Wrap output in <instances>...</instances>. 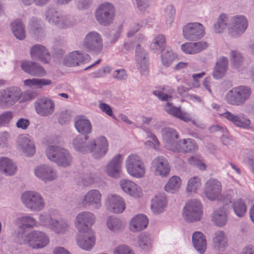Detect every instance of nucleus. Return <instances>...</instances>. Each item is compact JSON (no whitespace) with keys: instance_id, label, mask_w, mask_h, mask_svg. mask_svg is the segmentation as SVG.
Listing matches in <instances>:
<instances>
[{"instance_id":"22","label":"nucleus","mask_w":254,"mask_h":254,"mask_svg":"<svg viewBox=\"0 0 254 254\" xmlns=\"http://www.w3.org/2000/svg\"><path fill=\"white\" fill-rule=\"evenodd\" d=\"M152 167L154 169L156 175L162 177L168 176L170 172V167L167 159L163 156H158L152 162Z\"/></svg>"},{"instance_id":"51","label":"nucleus","mask_w":254,"mask_h":254,"mask_svg":"<svg viewBox=\"0 0 254 254\" xmlns=\"http://www.w3.org/2000/svg\"><path fill=\"white\" fill-rule=\"evenodd\" d=\"M55 218L48 213H43L39 215V221L40 224L49 229H51Z\"/></svg>"},{"instance_id":"11","label":"nucleus","mask_w":254,"mask_h":254,"mask_svg":"<svg viewBox=\"0 0 254 254\" xmlns=\"http://www.w3.org/2000/svg\"><path fill=\"white\" fill-rule=\"evenodd\" d=\"M133 46L135 47V57L138 69L140 70L142 74H145L148 72L147 53L138 43H136L135 42H127L124 44V47L127 50H130L132 49Z\"/></svg>"},{"instance_id":"54","label":"nucleus","mask_w":254,"mask_h":254,"mask_svg":"<svg viewBox=\"0 0 254 254\" xmlns=\"http://www.w3.org/2000/svg\"><path fill=\"white\" fill-rule=\"evenodd\" d=\"M175 58L173 53L172 51H167L162 56V62L165 66H170Z\"/></svg>"},{"instance_id":"15","label":"nucleus","mask_w":254,"mask_h":254,"mask_svg":"<svg viewBox=\"0 0 254 254\" xmlns=\"http://www.w3.org/2000/svg\"><path fill=\"white\" fill-rule=\"evenodd\" d=\"M55 102L46 97L37 99L34 103L36 113L41 117L51 116L55 111Z\"/></svg>"},{"instance_id":"16","label":"nucleus","mask_w":254,"mask_h":254,"mask_svg":"<svg viewBox=\"0 0 254 254\" xmlns=\"http://www.w3.org/2000/svg\"><path fill=\"white\" fill-rule=\"evenodd\" d=\"M222 185L220 181L214 178L209 179L205 183L204 193L210 200H216L221 197Z\"/></svg>"},{"instance_id":"8","label":"nucleus","mask_w":254,"mask_h":254,"mask_svg":"<svg viewBox=\"0 0 254 254\" xmlns=\"http://www.w3.org/2000/svg\"><path fill=\"white\" fill-rule=\"evenodd\" d=\"M126 167L127 173L136 178L144 176L145 168L142 160L136 154H131L126 160Z\"/></svg>"},{"instance_id":"49","label":"nucleus","mask_w":254,"mask_h":254,"mask_svg":"<svg viewBox=\"0 0 254 254\" xmlns=\"http://www.w3.org/2000/svg\"><path fill=\"white\" fill-rule=\"evenodd\" d=\"M181 180L180 177L178 176H173L171 177L167 184L165 186V191L173 193L174 191L177 190L180 187Z\"/></svg>"},{"instance_id":"28","label":"nucleus","mask_w":254,"mask_h":254,"mask_svg":"<svg viewBox=\"0 0 254 254\" xmlns=\"http://www.w3.org/2000/svg\"><path fill=\"white\" fill-rule=\"evenodd\" d=\"M162 137L166 143V147L171 150L175 147L179 138L178 132L174 128L165 127L162 129Z\"/></svg>"},{"instance_id":"33","label":"nucleus","mask_w":254,"mask_h":254,"mask_svg":"<svg viewBox=\"0 0 254 254\" xmlns=\"http://www.w3.org/2000/svg\"><path fill=\"white\" fill-rule=\"evenodd\" d=\"M148 224L147 217L144 214H138L131 220L129 227L131 231L138 232L145 229Z\"/></svg>"},{"instance_id":"12","label":"nucleus","mask_w":254,"mask_h":254,"mask_svg":"<svg viewBox=\"0 0 254 254\" xmlns=\"http://www.w3.org/2000/svg\"><path fill=\"white\" fill-rule=\"evenodd\" d=\"M83 46L87 52L100 53L103 49V40L101 35L96 31L88 33L85 37Z\"/></svg>"},{"instance_id":"43","label":"nucleus","mask_w":254,"mask_h":254,"mask_svg":"<svg viewBox=\"0 0 254 254\" xmlns=\"http://www.w3.org/2000/svg\"><path fill=\"white\" fill-rule=\"evenodd\" d=\"M69 225L66 221L55 219L51 230L57 234H64L68 230Z\"/></svg>"},{"instance_id":"9","label":"nucleus","mask_w":254,"mask_h":254,"mask_svg":"<svg viewBox=\"0 0 254 254\" xmlns=\"http://www.w3.org/2000/svg\"><path fill=\"white\" fill-rule=\"evenodd\" d=\"M48 21L59 28H65L72 25L71 17L68 15H63L54 8H49L45 13Z\"/></svg>"},{"instance_id":"31","label":"nucleus","mask_w":254,"mask_h":254,"mask_svg":"<svg viewBox=\"0 0 254 254\" xmlns=\"http://www.w3.org/2000/svg\"><path fill=\"white\" fill-rule=\"evenodd\" d=\"M196 148L195 141L192 139L188 138L178 141L175 146L173 147L172 151L189 153L195 151Z\"/></svg>"},{"instance_id":"2","label":"nucleus","mask_w":254,"mask_h":254,"mask_svg":"<svg viewBox=\"0 0 254 254\" xmlns=\"http://www.w3.org/2000/svg\"><path fill=\"white\" fill-rule=\"evenodd\" d=\"M16 242L22 245H27L33 249H42L49 243L48 236L44 232L33 230L27 233L21 229L17 233Z\"/></svg>"},{"instance_id":"46","label":"nucleus","mask_w":254,"mask_h":254,"mask_svg":"<svg viewBox=\"0 0 254 254\" xmlns=\"http://www.w3.org/2000/svg\"><path fill=\"white\" fill-rule=\"evenodd\" d=\"M232 207L235 214L239 217H243L247 211V205L242 199H238L234 201Z\"/></svg>"},{"instance_id":"45","label":"nucleus","mask_w":254,"mask_h":254,"mask_svg":"<svg viewBox=\"0 0 254 254\" xmlns=\"http://www.w3.org/2000/svg\"><path fill=\"white\" fill-rule=\"evenodd\" d=\"M108 228L112 232L122 230L124 227V222L119 218L110 216L107 220Z\"/></svg>"},{"instance_id":"41","label":"nucleus","mask_w":254,"mask_h":254,"mask_svg":"<svg viewBox=\"0 0 254 254\" xmlns=\"http://www.w3.org/2000/svg\"><path fill=\"white\" fill-rule=\"evenodd\" d=\"M227 239L223 231H218L214 233L213 238V247L219 250H222L227 246Z\"/></svg>"},{"instance_id":"42","label":"nucleus","mask_w":254,"mask_h":254,"mask_svg":"<svg viewBox=\"0 0 254 254\" xmlns=\"http://www.w3.org/2000/svg\"><path fill=\"white\" fill-rule=\"evenodd\" d=\"M229 18L227 14H220L215 23L213 25V29L215 33L220 34L223 32L227 27Z\"/></svg>"},{"instance_id":"35","label":"nucleus","mask_w":254,"mask_h":254,"mask_svg":"<svg viewBox=\"0 0 254 254\" xmlns=\"http://www.w3.org/2000/svg\"><path fill=\"white\" fill-rule=\"evenodd\" d=\"M120 186L124 192L133 197H139L141 194V189L133 182L126 179L120 181Z\"/></svg>"},{"instance_id":"25","label":"nucleus","mask_w":254,"mask_h":254,"mask_svg":"<svg viewBox=\"0 0 254 254\" xmlns=\"http://www.w3.org/2000/svg\"><path fill=\"white\" fill-rule=\"evenodd\" d=\"M17 148L25 156H31L35 152V146L28 135H20L17 141Z\"/></svg>"},{"instance_id":"18","label":"nucleus","mask_w":254,"mask_h":254,"mask_svg":"<svg viewBox=\"0 0 254 254\" xmlns=\"http://www.w3.org/2000/svg\"><path fill=\"white\" fill-rule=\"evenodd\" d=\"M220 115L236 127L246 129L250 128L251 121L243 114L236 115L227 111Z\"/></svg>"},{"instance_id":"44","label":"nucleus","mask_w":254,"mask_h":254,"mask_svg":"<svg viewBox=\"0 0 254 254\" xmlns=\"http://www.w3.org/2000/svg\"><path fill=\"white\" fill-rule=\"evenodd\" d=\"M17 222L21 226L19 227L18 233L21 229L24 228H32L37 225V222L35 218L30 216H21L17 218Z\"/></svg>"},{"instance_id":"23","label":"nucleus","mask_w":254,"mask_h":254,"mask_svg":"<svg viewBox=\"0 0 254 254\" xmlns=\"http://www.w3.org/2000/svg\"><path fill=\"white\" fill-rule=\"evenodd\" d=\"M108 209L111 212L120 213L126 208L125 203L123 199L116 194H110L107 198Z\"/></svg>"},{"instance_id":"52","label":"nucleus","mask_w":254,"mask_h":254,"mask_svg":"<svg viewBox=\"0 0 254 254\" xmlns=\"http://www.w3.org/2000/svg\"><path fill=\"white\" fill-rule=\"evenodd\" d=\"M122 32V25H120L110 31L109 34L107 36V39L111 44H114L119 39Z\"/></svg>"},{"instance_id":"19","label":"nucleus","mask_w":254,"mask_h":254,"mask_svg":"<svg viewBox=\"0 0 254 254\" xmlns=\"http://www.w3.org/2000/svg\"><path fill=\"white\" fill-rule=\"evenodd\" d=\"M36 176L44 182H51L57 177V171L51 166L41 165L34 169Z\"/></svg>"},{"instance_id":"32","label":"nucleus","mask_w":254,"mask_h":254,"mask_svg":"<svg viewBox=\"0 0 254 254\" xmlns=\"http://www.w3.org/2000/svg\"><path fill=\"white\" fill-rule=\"evenodd\" d=\"M192 242L194 249L200 254H203L207 248L205 236L200 232H195L192 236Z\"/></svg>"},{"instance_id":"48","label":"nucleus","mask_w":254,"mask_h":254,"mask_svg":"<svg viewBox=\"0 0 254 254\" xmlns=\"http://www.w3.org/2000/svg\"><path fill=\"white\" fill-rule=\"evenodd\" d=\"M138 244L140 247L146 251H149L152 247V240L150 235L147 233H142L138 237Z\"/></svg>"},{"instance_id":"50","label":"nucleus","mask_w":254,"mask_h":254,"mask_svg":"<svg viewBox=\"0 0 254 254\" xmlns=\"http://www.w3.org/2000/svg\"><path fill=\"white\" fill-rule=\"evenodd\" d=\"M52 81L50 80L46 79H28L24 81V84L25 86L31 87L36 86L37 88H41L43 86L50 85Z\"/></svg>"},{"instance_id":"20","label":"nucleus","mask_w":254,"mask_h":254,"mask_svg":"<svg viewBox=\"0 0 254 254\" xmlns=\"http://www.w3.org/2000/svg\"><path fill=\"white\" fill-rule=\"evenodd\" d=\"M20 68L26 73L31 76L42 77L45 75L46 71L39 64L30 61L20 62Z\"/></svg>"},{"instance_id":"30","label":"nucleus","mask_w":254,"mask_h":254,"mask_svg":"<svg viewBox=\"0 0 254 254\" xmlns=\"http://www.w3.org/2000/svg\"><path fill=\"white\" fill-rule=\"evenodd\" d=\"M30 55L32 59L39 60L44 63H48L50 59L48 50L41 45H35L32 47Z\"/></svg>"},{"instance_id":"29","label":"nucleus","mask_w":254,"mask_h":254,"mask_svg":"<svg viewBox=\"0 0 254 254\" xmlns=\"http://www.w3.org/2000/svg\"><path fill=\"white\" fill-rule=\"evenodd\" d=\"M167 204V200L165 193H159L151 199L150 208L154 214H157L164 211Z\"/></svg>"},{"instance_id":"64","label":"nucleus","mask_w":254,"mask_h":254,"mask_svg":"<svg viewBox=\"0 0 254 254\" xmlns=\"http://www.w3.org/2000/svg\"><path fill=\"white\" fill-rule=\"evenodd\" d=\"M153 94L157 96L160 100L165 101H168L172 98L171 95H168L161 91L155 90L153 91Z\"/></svg>"},{"instance_id":"1","label":"nucleus","mask_w":254,"mask_h":254,"mask_svg":"<svg viewBox=\"0 0 254 254\" xmlns=\"http://www.w3.org/2000/svg\"><path fill=\"white\" fill-rule=\"evenodd\" d=\"M74 149L82 153H90L95 158H100L107 153L108 143L107 139L100 136L96 139H90L88 136L77 137L73 139Z\"/></svg>"},{"instance_id":"13","label":"nucleus","mask_w":254,"mask_h":254,"mask_svg":"<svg viewBox=\"0 0 254 254\" xmlns=\"http://www.w3.org/2000/svg\"><path fill=\"white\" fill-rule=\"evenodd\" d=\"M184 38L189 41H196L202 38L205 34L203 26L197 22L190 23L183 30Z\"/></svg>"},{"instance_id":"3","label":"nucleus","mask_w":254,"mask_h":254,"mask_svg":"<svg viewBox=\"0 0 254 254\" xmlns=\"http://www.w3.org/2000/svg\"><path fill=\"white\" fill-rule=\"evenodd\" d=\"M30 94L23 92L17 86H11L0 90V108L6 109L17 102H24L31 99Z\"/></svg>"},{"instance_id":"39","label":"nucleus","mask_w":254,"mask_h":254,"mask_svg":"<svg viewBox=\"0 0 254 254\" xmlns=\"http://www.w3.org/2000/svg\"><path fill=\"white\" fill-rule=\"evenodd\" d=\"M227 220V216L224 208L221 207L215 210L212 214V221L217 226H224Z\"/></svg>"},{"instance_id":"58","label":"nucleus","mask_w":254,"mask_h":254,"mask_svg":"<svg viewBox=\"0 0 254 254\" xmlns=\"http://www.w3.org/2000/svg\"><path fill=\"white\" fill-rule=\"evenodd\" d=\"M13 117L11 111H6L0 115V126L9 123Z\"/></svg>"},{"instance_id":"38","label":"nucleus","mask_w":254,"mask_h":254,"mask_svg":"<svg viewBox=\"0 0 254 254\" xmlns=\"http://www.w3.org/2000/svg\"><path fill=\"white\" fill-rule=\"evenodd\" d=\"M11 30L14 36L19 40H24L26 36L25 26L20 19H16L11 23Z\"/></svg>"},{"instance_id":"60","label":"nucleus","mask_w":254,"mask_h":254,"mask_svg":"<svg viewBox=\"0 0 254 254\" xmlns=\"http://www.w3.org/2000/svg\"><path fill=\"white\" fill-rule=\"evenodd\" d=\"M113 76L118 80H125L127 77V74L124 69H117L114 71Z\"/></svg>"},{"instance_id":"10","label":"nucleus","mask_w":254,"mask_h":254,"mask_svg":"<svg viewBox=\"0 0 254 254\" xmlns=\"http://www.w3.org/2000/svg\"><path fill=\"white\" fill-rule=\"evenodd\" d=\"M202 214V205L196 199H192L187 202L184 208L183 216L189 222L199 221Z\"/></svg>"},{"instance_id":"5","label":"nucleus","mask_w":254,"mask_h":254,"mask_svg":"<svg viewBox=\"0 0 254 254\" xmlns=\"http://www.w3.org/2000/svg\"><path fill=\"white\" fill-rule=\"evenodd\" d=\"M252 91L246 86H239L233 88L225 96L227 102L232 105L241 106L250 97Z\"/></svg>"},{"instance_id":"55","label":"nucleus","mask_w":254,"mask_h":254,"mask_svg":"<svg viewBox=\"0 0 254 254\" xmlns=\"http://www.w3.org/2000/svg\"><path fill=\"white\" fill-rule=\"evenodd\" d=\"M81 179L82 180V184L84 186H88L96 182L97 176L94 174L90 172L84 174L82 175Z\"/></svg>"},{"instance_id":"21","label":"nucleus","mask_w":254,"mask_h":254,"mask_svg":"<svg viewBox=\"0 0 254 254\" xmlns=\"http://www.w3.org/2000/svg\"><path fill=\"white\" fill-rule=\"evenodd\" d=\"M84 206H91L94 208L98 209L101 206V194L97 190H91L84 195L82 201Z\"/></svg>"},{"instance_id":"36","label":"nucleus","mask_w":254,"mask_h":254,"mask_svg":"<svg viewBox=\"0 0 254 254\" xmlns=\"http://www.w3.org/2000/svg\"><path fill=\"white\" fill-rule=\"evenodd\" d=\"M165 111L168 114L176 117L182 121L188 122L191 121V117L190 114L181 111L180 108H177L172 104L167 102L164 107Z\"/></svg>"},{"instance_id":"61","label":"nucleus","mask_w":254,"mask_h":254,"mask_svg":"<svg viewBox=\"0 0 254 254\" xmlns=\"http://www.w3.org/2000/svg\"><path fill=\"white\" fill-rule=\"evenodd\" d=\"M166 12L167 13V22L169 24H171L174 20L175 13V8L173 5H169L167 6L166 8Z\"/></svg>"},{"instance_id":"47","label":"nucleus","mask_w":254,"mask_h":254,"mask_svg":"<svg viewBox=\"0 0 254 254\" xmlns=\"http://www.w3.org/2000/svg\"><path fill=\"white\" fill-rule=\"evenodd\" d=\"M166 47V39L163 35L159 34L156 36L152 43L151 44V49L156 52V51H163Z\"/></svg>"},{"instance_id":"24","label":"nucleus","mask_w":254,"mask_h":254,"mask_svg":"<svg viewBox=\"0 0 254 254\" xmlns=\"http://www.w3.org/2000/svg\"><path fill=\"white\" fill-rule=\"evenodd\" d=\"M90 56L88 54L83 55L77 51H73L66 56L64 60V64L67 66H75L81 63L88 61Z\"/></svg>"},{"instance_id":"37","label":"nucleus","mask_w":254,"mask_h":254,"mask_svg":"<svg viewBox=\"0 0 254 254\" xmlns=\"http://www.w3.org/2000/svg\"><path fill=\"white\" fill-rule=\"evenodd\" d=\"M228 60L226 58L222 57L217 62L213 71V76L216 79L222 78L227 70Z\"/></svg>"},{"instance_id":"4","label":"nucleus","mask_w":254,"mask_h":254,"mask_svg":"<svg viewBox=\"0 0 254 254\" xmlns=\"http://www.w3.org/2000/svg\"><path fill=\"white\" fill-rule=\"evenodd\" d=\"M48 158L58 166L66 167L70 165L72 157L69 152L64 148L55 146H49L46 149Z\"/></svg>"},{"instance_id":"14","label":"nucleus","mask_w":254,"mask_h":254,"mask_svg":"<svg viewBox=\"0 0 254 254\" xmlns=\"http://www.w3.org/2000/svg\"><path fill=\"white\" fill-rule=\"evenodd\" d=\"M95 216L90 212L83 211L77 214L75 225L79 233L91 230L90 227L95 222Z\"/></svg>"},{"instance_id":"63","label":"nucleus","mask_w":254,"mask_h":254,"mask_svg":"<svg viewBox=\"0 0 254 254\" xmlns=\"http://www.w3.org/2000/svg\"><path fill=\"white\" fill-rule=\"evenodd\" d=\"M29 125L30 122L28 119L21 118L17 121L16 124V126L18 128L26 129Z\"/></svg>"},{"instance_id":"7","label":"nucleus","mask_w":254,"mask_h":254,"mask_svg":"<svg viewBox=\"0 0 254 254\" xmlns=\"http://www.w3.org/2000/svg\"><path fill=\"white\" fill-rule=\"evenodd\" d=\"M115 16V8L111 3L104 2L101 4L95 12V17L98 23L104 26H108L113 22Z\"/></svg>"},{"instance_id":"56","label":"nucleus","mask_w":254,"mask_h":254,"mask_svg":"<svg viewBox=\"0 0 254 254\" xmlns=\"http://www.w3.org/2000/svg\"><path fill=\"white\" fill-rule=\"evenodd\" d=\"M231 57L233 60L234 65L238 68L243 62V57L241 54L236 51H233L231 52Z\"/></svg>"},{"instance_id":"40","label":"nucleus","mask_w":254,"mask_h":254,"mask_svg":"<svg viewBox=\"0 0 254 254\" xmlns=\"http://www.w3.org/2000/svg\"><path fill=\"white\" fill-rule=\"evenodd\" d=\"M77 131L82 134H87L91 132L92 126L89 120L80 118L77 119L74 123Z\"/></svg>"},{"instance_id":"62","label":"nucleus","mask_w":254,"mask_h":254,"mask_svg":"<svg viewBox=\"0 0 254 254\" xmlns=\"http://www.w3.org/2000/svg\"><path fill=\"white\" fill-rule=\"evenodd\" d=\"M148 136L151 138L153 141L150 140L146 141L145 142V146L153 147L155 149H156L159 145V142L156 136L151 132H149L148 133Z\"/></svg>"},{"instance_id":"27","label":"nucleus","mask_w":254,"mask_h":254,"mask_svg":"<svg viewBox=\"0 0 254 254\" xmlns=\"http://www.w3.org/2000/svg\"><path fill=\"white\" fill-rule=\"evenodd\" d=\"M122 161V156L121 154L114 156L106 166V173L109 176L115 178L120 177Z\"/></svg>"},{"instance_id":"26","label":"nucleus","mask_w":254,"mask_h":254,"mask_svg":"<svg viewBox=\"0 0 254 254\" xmlns=\"http://www.w3.org/2000/svg\"><path fill=\"white\" fill-rule=\"evenodd\" d=\"M83 235H80L76 238L77 245L82 249L90 251L95 243V238L92 230L87 231Z\"/></svg>"},{"instance_id":"53","label":"nucleus","mask_w":254,"mask_h":254,"mask_svg":"<svg viewBox=\"0 0 254 254\" xmlns=\"http://www.w3.org/2000/svg\"><path fill=\"white\" fill-rule=\"evenodd\" d=\"M201 185L200 179L198 177L194 176L190 178L187 184V190L188 192H195Z\"/></svg>"},{"instance_id":"6","label":"nucleus","mask_w":254,"mask_h":254,"mask_svg":"<svg viewBox=\"0 0 254 254\" xmlns=\"http://www.w3.org/2000/svg\"><path fill=\"white\" fill-rule=\"evenodd\" d=\"M21 199L24 205L33 211H40L45 207V202L40 193L35 191H25Z\"/></svg>"},{"instance_id":"57","label":"nucleus","mask_w":254,"mask_h":254,"mask_svg":"<svg viewBox=\"0 0 254 254\" xmlns=\"http://www.w3.org/2000/svg\"><path fill=\"white\" fill-rule=\"evenodd\" d=\"M114 254H134V253L129 247L123 245L115 249Z\"/></svg>"},{"instance_id":"59","label":"nucleus","mask_w":254,"mask_h":254,"mask_svg":"<svg viewBox=\"0 0 254 254\" xmlns=\"http://www.w3.org/2000/svg\"><path fill=\"white\" fill-rule=\"evenodd\" d=\"M182 50L187 54H195L194 43H186L181 46Z\"/></svg>"},{"instance_id":"34","label":"nucleus","mask_w":254,"mask_h":254,"mask_svg":"<svg viewBox=\"0 0 254 254\" xmlns=\"http://www.w3.org/2000/svg\"><path fill=\"white\" fill-rule=\"evenodd\" d=\"M17 166L8 157H0V171L6 176H12L17 171Z\"/></svg>"},{"instance_id":"17","label":"nucleus","mask_w":254,"mask_h":254,"mask_svg":"<svg viewBox=\"0 0 254 254\" xmlns=\"http://www.w3.org/2000/svg\"><path fill=\"white\" fill-rule=\"evenodd\" d=\"M248 25V21L245 16L235 15L231 18L228 34L233 37L240 36L246 31Z\"/></svg>"}]
</instances>
